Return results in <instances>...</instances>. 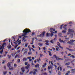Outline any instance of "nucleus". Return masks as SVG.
<instances>
[{"label": "nucleus", "mask_w": 75, "mask_h": 75, "mask_svg": "<svg viewBox=\"0 0 75 75\" xmlns=\"http://www.w3.org/2000/svg\"><path fill=\"white\" fill-rule=\"evenodd\" d=\"M50 32H51V34L49 33H47L46 34V37H50V35L51 37H52L53 36V33H54V32L53 31H55V29H53L52 28H50V30H49Z\"/></svg>", "instance_id": "1"}, {"label": "nucleus", "mask_w": 75, "mask_h": 75, "mask_svg": "<svg viewBox=\"0 0 75 75\" xmlns=\"http://www.w3.org/2000/svg\"><path fill=\"white\" fill-rule=\"evenodd\" d=\"M15 36L13 37H12V39H13L14 41H15V42H13V43L14 44H17V43H18V45H20V44L21 43V40H20L19 41H18V40H19V39H18L16 41V40H15Z\"/></svg>", "instance_id": "2"}, {"label": "nucleus", "mask_w": 75, "mask_h": 75, "mask_svg": "<svg viewBox=\"0 0 75 75\" xmlns=\"http://www.w3.org/2000/svg\"><path fill=\"white\" fill-rule=\"evenodd\" d=\"M23 33H25L23 34V36H25V35H26V34L28 33L29 32H31V30L29 29L26 28L23 30Z\"/></svg>", "instance_id": "3"}, {"label": "nucleus", "mask_w": 75, "mask_h": 75, "mask_svg": "<svg viewBox=\"0 0 75 75\" xmlns=\"http://www.w3.org/2000/svg\"><path fill=\"white\" fill-rule=\"evenodd\" d=\"M69 33H71L70 34V37H71V38H73V36L74 35V34H73V33H74V31L72 29H69Z\"/></svg>", "instance_id": "4"}, {"label": "nucleus", "mask_w": 75, "mask_h": 75, "mask_svg": "<svg viewBox=\"0 0 75 75\" xmlns=\"http://www.w3.org/2000/svg\"><path fill=\"white\" fill-rule=\"evenodd\" d=\"M45 32H44L42 34H40V35H38L37 36L38 37H43L44 36V35H45Z\"/></svg>", "instance_id": "5"}, {"label": "nucleus", "mask_w": 75, "mask_h": 75, "mask_svg": "<svg viewBox=\"0 0 75 75\" xmlns=\"http://www.w3.org/2000/svg\"><path fill=\"white\" fill-rule=\"evenodd\" d=\"M7 66L8 67H9V69H10V70H12V69H13V68H10V63H8Z\"/></svg>", "instance_id": "6"}, {"label": "nucleus", "mask_w": 75, "mask_h": 75, "mask_svg": "<svg viewBox=\"0 0 75 75\" xmlns=\"http://www.w3.org/2000/svg\"><path fill=\"white\" fill-rule=\"evenodd\" d=\"M29 67H30V65L28 64L27 66H26L25 67V69H29V68H30Z\"/></svg>", "instance_id": "7"}, {"label": "nucleus", "mask_w": 75, "mask_h": 75, "mask_svg": "<svg viewBox=\"0 0 75 75\" xmlns=\"http://www.w3.org/2000/svg\"><path fill=\"white\" fill-rule=\"evenodd\" d=\"M26 37H28L27 36H24L23 38V40L24 41V42H25L26 40H25V38H26Z\"/></svg>", "instance_id": "8"}, {"label": "nucleus", "mask_w": 75, "mask_h": 75, "mask_svg": "<svg viewBox=\"0 0 75 75\" xmlns=\"http://www.w3.org/2000/svg\"><path fill=\"white\" fill-rule=\"evenodd\" d=\"M54 58H55L57 60H58V57H57V55H55V54H54Z\"/></svg>", "instance_id": "9"}, {"label": "nucleus", "mask_w": 75, "mask_h": 75, "mask_svg": "<svg viewBox=\"0 0 75 75\" xmlns=\"http://www.w3.org/2000/svg\"><path fill=\"white\" fill-rule=\"evenodd\" d=\"M21 69L23 72L25 71V69H24V67H22Z\"/></svg>", "instance_id": "10"}, {"label": "nucleus", "mask_w": 75, "mask_h": 75, "mask_svg": "<svg viewBox=\"0 0 75 75\" xmlns=\"http://www.w3.org/2000/svg\"><path fill=\"white\" fill-rule=\"evenodd\" d=\"M11 45H9L7 46V48L8 50H10L11 49Z\"/></svg>", "instance_id": "11"}, {"label": "nucleus", "mask_w": 75, "mask_h": 75, "mask_svg": "<svg viewBox=\"0 0 75 75\" xmlns=\"http://www.w3.org/2000/svg\"><path fill=\"white\" fill-rule=\"evenodd\" d=\"M71 72L72 73H74V72H75V69H72L71 70Z\"/></svg>", "instance_id": "12"}, {"label": "nucleus", "mask_w": 75, "mask_h": 75, "mask_svg": "<svg viewBox=\"0 0 75 75\" xmlns=\"http://www.w3.org/2000/svg\"><path fill=\"white\" fill-rule=\"evenodd\" d=\"M59 41L60 42H64V40H62L60 38L59 39Z\"/></svg>", "instance_id": "13"}, {"label": "nucleus", "mask_w": 75, "mask_h": 75, "mask_svg": "<svg viewBox=\"0 0 75 75\" xmlns=\"http://www.w3.org/2000/svg\"><path fill=\"white\" fill-rule=\"evenodd\" d=\"M39 66H40V65L39 64H37V65H35V67L36 68H37V67H38Z\"/></svg>", "instance_id": "14"}, {"label": "nucleus", "mask_w": 75, "mask_h": 75, "mask_svg": "<svg viewBox=\"0 0 75 75\" xmlns=\"http://www.w3.org/2000/svg\"><path fill=\"white\" fill-rule=\"evenodd\" d=\"M46 65L47 64H46V63H45V64H44V65H43L42 66L43 68H44V67H45Z\"/></svg>", "instance_id": "15"}, {"label": "nucleus", "mask_w": 75, "mask_h": 75, "mask_svg": "<svg viewBox=\"0 0 75 75\" xmlns=\"http://www.w3.org/2000/svg\"><path fill=\"white\" fill-rule=\"evenodd\" d=\"M66 49H67V50H69L70 51H73V50H72L69 49L68 48H66Z\"/></svg>", "instance_id": "16"}, {"label": "nucleus", "mask_w": 75, "mask_h": 75, "mask_svg": "<svg viewBox=\"0 0 75 75\" xmlns=\"http://www.w3.org/2000/svg\"><path fill=\"white\" fill-rule=\"evenodd\" d=\"M69 64H70V62H68L67 63H66V64H65V65H69Z\"/></svg>", "instance_id": "17"}, {"label": "nucleus", "mask_w": 75, "mask_h": 75, "mask_svg": "<svg viewBox=\"0 0 75 75\" xmlns=\"http://www.w3.org/2000/svg\"><path fill=\"white\" fill-rule=\"evenodd\" d=\"M27 60V59L26 58V57L24 58L23 59V61H25Z\"/></svg>", "instance_id": "18"}, {"label": "nucleus", "mask_w": 75, "mask_h": 75, "mask_svg": "<svg viewBox=\"0 0 75 75\" xmlns=\"http://www.w3.org/2000/svg\"><path fill=\"white\" fill-rule=\"evenodd\" d=\"M28 55H31V54H32V52L30 51L28 53Z\"/></svg>", "instance_id": "19"}, {"label": "nucleus", "mask_w": 75, "mask_h": 75, "mask_svg": "<svg viewBox=\"0 0 75 75\" xmlns=\"http://www.w3.org/2000/svg\"><path fill=\"white\" fill-rule=\"evenodd\" d=\"M5 44H6V43H4L3 44L2 46V47H3V48H4V45H5Z\"/></svg>", "instance_id": "20"}, {"label": "nucleus", "mask_w": 75, "mask_h": 75, "mask_svg": "<svg viewBox=\"0 0 75 75\" xmlns=\"http://www.w3.org/2000/svg\"><path fill=\"white\" fill-rule=\"evenodd\" d=\"M57 45H58L59 47H60V46H61V44H60V43H59V42H57Z\"/></svg>", "instance_id": "21"}, {"label": "nucleus", "mask_w": 75, "mask_h": 75, "mask_svg": "<svg viewBox=\"0 0 75 75\" xmlns=\"http://www.w3.org/2000/svg\"><path fill=\"white\" fill-rule=\"evenodd\" d=\"M55 38L54 39V40H56V39L57 38V35H54Z\"/></svg>", "instance_id": "22"}, {"label": "nucleus", "mask_w": 75, "mask_h": 75, "mask_svg": "<svg viewBox=\"0 0 75 75\" xmlns=\"http://www.w3.org/2000/svg\"><path fill=\"white\" fill-rule=\"evenodd\" d=\"M5 60H4L2 62V64H5Z\"/></svg>", "instance_id": "23"}, {"label": "nucleus", "mask_w": 75, "mask_h": 75, "mask_svg": "<svg viewBox=\"0 0 75 75\" xmlns=\"http://www.w3.org/2000/svg\"><path fill=\"white\" fill-rule=\"evenodd\" d=\"M49 54L50 56H52V54H51V52L49 51Z\"/></svg>", "instance_id": "24"}, {"label": "nucleus", "mask_w": 75, "mask_h": 75, "mask_svg": "<svg viewBox=\"0 0 75 75\" xmlns=\"http://www.w3.org/2000/svg\"><path fill=\"white\" fill-rule=\"evenodd\" d=\"M58 34L59 37H62V34L61 33H58Z\"/></svg>", "instance_id": "25"}, {"label": "nucleus", "mask_w": 75, "mask_h": 75, "mask_svg": "<svg viewBox=\"0 0 75 75\" xmlns=\"http://www.w3.org/2000/svg\"><path fill=\"white\" fill-rule=\"evenodd\" d=\"M30 46L29 45L28 46V48L30 51H31V48H30Z\"/></svg>", "instance_id": "26"}, {"label": "nucleus", "mask_w": 75, "mask_h": 75, "mask_svg": "<svg viewBox=\"0 0 75 75\" xmlns=\"http://www.w3.org/2000/svg\"><path fill=\"white\" fill-rule=\"evenodd\" d=\"M64 59H62L61 58H58L57 60H63Z\"/></svg>", "instance_id": "27"}, {"label": "nucleus", "mask_w": 75, "mask_h": 75, "mask_svg": "<svg viewBox=\"0 0 75 75\" xmlns=\"http://www.w3.org/2000/svg\"><path fill=\"white\" fill-rule=\"evenodd\" d=\"M62 32L63 33H64V34H65V33H66V30H63L62 31Z\"/></svg>", "instance_id": "28"}, {"label": "nucleus", "mask_w": 75, "mask_h": 75, "mask_svg": "<svg viewBox=\"0 0 75 75\" xmlns=\"http://www.w3.org/2000/svg\"><path fill=\"white\" fill-rule=\"evenodd\" d=\"M7 72V71H4L3 72V74H4V75H6Z\"/></svg>", "instance_id": "29"}, {"label": "nucleus", "mask_w": 75, "mask_h": 75, "mask_svg": "<svg viewBox=\"0 0 75 75\" xmlns=\"http://www.w3.org/2000/svg\"><path fill=\"white\" fill-rule=\"evenodd\" d=\"M3 52V50L2 49L1 51H0V52L1 54H2Z\"/></svg>", "instance_id": "30"}, {"label": "nucleus", "mask_w": 75, "mask_h": 75, "mask_svg": "<svg viewBox=\"0 0 75 75\" xmlns=\"http://www.w3.org/2000/svg\"><path fill=\"white\" fill-rule=\"evenodd\" d=\"M27 58L28 59H31V56H30V57H27Z\"/></svg>", "instance_id": "31"}, {"label": "nucleus", "mask_w": 75, "mask_h": 75, "mask_svg": "<svg viewBox=\"0 0 75 75\" xmlns=\"http://www.w3.org/2000/svg\"><path fill=\"white\" fill-rule=\"evenodd\" d=\"M63 25H64V24H63L61 26H60L61 30H62V26H63Z\"/></svg>", "instance_id": "32"}, {"label": "nucleus", "mask_w": 75, "mask_h": 75, "mask_svg": "<svg viewBox=\"0 0 75 75\" xmlns=\"http://www.w3.org/2000/svg\"><path fill=\"white\" fill-rule=\"evenodd\" d=\"M23 51H25V50H24V48H23L21 50V52H23Z\"/></svg>", "instance_id": "33"}, {"label": "nucleus", "mask_w": 75, "mask_h": 75, "mask_svg": "<svg viewBox=\"0 0 75 75\" xmlns=\"http://www.w3.org/2000/svg\"><path fill=\"white\" fill-rule=\"evenodd\" d=\"M20 50H18L17 51V53H20Z\"/></svg>", "instance_id": "34"}, {"label": "nucleus", "mask_w": 75, "mask_h": 75, "mask_svg": "<svg viewBox=\"0 0 75 75\" xmlns=\"http://www.w3.org/2000/svg\"><path fill=\"white\" fill-rule=\"evenodd\" d=\"M40 57H42V56H43V54H40Z\"/></svg>", "instance_id": "35"}, {"label": "nucleus", "mask_w": 75, "mask_h": 75, "mask_svg": "<svg viewBox=\"0 0 75 75\" xmlns=\"http://www.w3.org/2000/svg\"><path fill=\"white\" fill-rule=\"evenodd\" d=\"M28 43H26L25 44V47H27V46H28Z\"/></svg>", "instance_id": "36"}, {"label": "nucleus", "mask_w": 75, "mask_h": 75, "mask_svg": "<svg viewBox=\"0 0 75 75\" xmlns=\"http://www.w3.org/2000/svg\"><path fill=\"white\" fill-rule=\"evenodd\" d=\"M17 47H18V45H16V46H15V49H16Z\"/></svg>", "instance_id": "37"}, {"label": "nucleus", "mask_w": 75, "mask_h": 75, "mask_svg": "<svg viewBox=\"0 0 75 75\" xmlns=\"http://www.w3.org/2000/svg\"><path fill=\"white\" fill-rule=\"evenodd\" d=\"M17 61L18 63H19L20 62V59H18L17 60Z\"/></svg>", "instance_id": "38"}, {"label": "nucleus", "mask_w": 75, "mask_h": 75, "mask_svg": "<svg viewBox=\"0 0 75 75\" xmlns=\"http://www.w3.org/2000/svg\"><path fill=\"white\" fill-rule=\"evenodd\" d=\"M65 39H66V40H67L68 41V40H69V38H65Z\"/></svg>", "instance_id": "39"}, {"label": "nucleus", "mask_w": 75, "mask_h": 75, "mask_svg": "<svg viewBox=\"0 0 75 75\" xmlns=\"http://www.w3.org/2000/svg\"><path fill=\"white\" fill-rule=\"evenodd\" d=\"M8 58H11V55H8Z\"/></svg>", "instance_id": "40"}, {"label": "nucleus", "mask_w": 75, "mask_h": 75, "mask_svg": "<svg viewBox=\"0 0 75 75\" xmlns=\"http://www.w3.org/2000/svg\"><path fill=\"white\" fill-rule=\"evenodd\" d=\"M45 42L46 43H48V42H49V41L48 40H46L45 41Z\"/></svg>", "instance_id": "41"}, {"label": "nucleus", "mask_w": 75, "mask_h": 75, "mask_svg": "<svg viewBox=\"0 0 75 75\" xmlns=\"http://www.w3.org/2000/svg\"><path fill=\"white\" fill-rule=\"evenodd\" d=\"M70 57H72V58H75V57H74V56L73 55L70 56Z\"/></svg>", "instance_id": "42"}, {"label": "nucleus", "mask_w": 75, "mask_h": 75, "mask_svg": "<svg viewBox=\"0 0 75 75\" xmlns=\"http://www.w3.org/2000/svg\"><path fill=\"white\" fill-rule=\"evenodd\" d=\"M28 64V62H25V65H27V64Z\"/></svg>", "instance_id": "43"}, {"label": "nucleus", "mask_w": 75, "mask_h": 75, "mask_svg": "<svg viewBox=\"0 0 75 75\" xmlns=\"http://www.w3.org/2000/svg\"><path fill=\"white\" fill-rule=\"evenodd\" d=\"M20 75H23V73H21V72H20Z\"/></svg>", "instance_id": "44"}, {"label": "nucleus", "mask_w": 75, "mask_h": 75, "mask_svg": "<svg viewBox=\"0 0 75 75\" xmlns=\"http://www.w3.org/2000/svg\"><path fill=\"white\" fill-rule=\"evenodd\" d=\"M35 74H36L35 71H34L33 72V75H35Z\"/></svg>", "instance_id": "45"}, {"label": "nucleus", "mask_w": 75, "mask_h": 75, "mask_svg": "<svg viewBox=\"0 0 75 75\" xmlns=\"http://www.w3.org/2000/svg\"><path fill=\"white\" fill-rule=\"evenodd\" d=\"M64 53V52H61V53L62 54V55H63Z\"/></svg>", "instance_id": "46"}, {"label": "nucleus", "mask_w": 75, "mask_h": 75, "mask_svg": "<svg viewBox=\"0 0 75 75\" xmlns=\"http://www.w3.org/2000/svg\"><path fill=\"white\" fill-rule=\"evenodd\" d=\"M45 44L46 45H49V44L48 43H46Z\"/></svg>", "instance_id": "47"}, {"label": "nucleus", "mask_w": 75, "mask_h": 75, "mask_svg": "<svg viewBox=\"0 0 75 75\" xmlns=\"http://www.w3.org/2000/svg\"><path fill=\"white\" fill-rule=\"evenodd\" d=\"M50 42H51V43L52 44H54V42H53V41H52V40H51V41H50Z\"/></svg>", "instance_id": "48"}, {"label": "nucleus", "mask_w": 75, "mask_h": 75, "mask_svg": "<svg viewBox=\"0 0 75 75\" xmlns=\"http://www.w3.org/2000/svg\"><path fill=\"white\" fill-rule=\"evenodd\" d=\"M67 43H68V44H71V42H70V41H69V42H67Z\"/></svg>", "instance_id": "49"}, {"label": "nucleus", "mask_w": 75, "mask_h": 75, "mask_svg": "<svg viewBox=\"0 0 75 75\" xmlns=\"http://www.w3.org/2000/svg\"><path fill=\"white\" fill-rule=\"evenodd\" d=\"M18 56V55H17V54H16V56H15V58H17V56Z\"/></svg>", "instance_id": "50"}, {"label": "nucleus", "mask_w": 75, "mask_h": 75, "mask_svg": "<svg viewBox=\"0 0 75 75\" xmlns=\"http://www.w3.org/2000/svg\"><path fill=\"white\" fill-rule=\"evenodd\" d=\"M70 41L72 42H74V40H70Z\"/></svg>", "instance_id": "51"}, {"label": "nucleus", "mask_w": 75, "mask_h": 75, "mask_svg": "<svg viewBox=\"0 0 75 75\" xmlns=\"http://www.w3.org/2000/svg\"><path fill=\"white\" fill-rule=\"evenodd\" d=\"M33 71H30V73H29V74H33Z\"/></svg>", "instance_id": "52"}, {"label": "nucleus", "mask_w": 75, "mask_h": 75, "mask_svg": "<svg viewBox=\"0 0 75 75\" xmlns=\"http://www.w3.org/2000/svg\"><path fill=\"white\" fill-rule=\"evenodd\" d=\"M34 34H35V33H32V35H34Z\"/></svg>", "instance_id": "53"}, {"label": "nucleus", "mask_w": 75, "mask_h": 75, "mask_svg": "<svg viewBox=\"0 0 75 75\" xmlns=\"http://www.w3.org/2000/svg\"><path fill=\"white\" fill-rule=\"evenodd\" d=\"M7 40V39H5L4 40V41H3V42H6V41Z\"/></svg>", "instance_id": "54"}, {"label": "nucleus", "mask_w": 75, "mask_h": 75, "mask_svg": "<svg viewBox=\"0 0 75 75\" xmlns=\"http://www.w3.org/2000/svg\"><path fill=\"white\" fill-rule=\"evenodd\" d=\"M20 48V47H18L17 48V50H19V49Z\"/></svg>", "instance_id": "55"}, {"label": "nucleus", "mask_w": 75, "mask_h": 75, "mask_svg": "<svg viewBox=\"0 0 75 75\" xmlns=\"http://www.w3.org/2000/svg\"><path fill=\"white\" fill-rule=\"evenodd\" d=\"M40 45L41 46H42V44L41 43H40Z\"/></svg>", "instance_id": "56"}, {"label": "nucleus", "mask_w": 75, "mask_h": 75, "mask_svg": "<svg viewBox=\"0 0 75 75\" xmlns=\"http://www.w3.org/2000/svg\"><path fill=\"white\" fill-rule=\"evenodd\" d=\"M32 65H34V64L33 63V61L32 62Z\"/></svg>", "instance_id": "57"}, {"label": "nucleus", "mask_w": 75, "mask_h": 75, "mask_svg": "<svg viewBox=\"0 0 75 75\" xmlns=\"http://www.w3.org/2000/svg\"><path fill=\"white\" fill-rule=\"evenodd\" d=\"M67 73L69 74L70 73V71H68L67 72Z\"/></svg>", "instance_id": "58"}, {"label": "nucleus", "mask_w": 75, "mask_h": 75, "mask_svg": "<svg viewBox=\"0 0 75 75\" xmlns=\"http://www.w3.org/2000/svg\"><path fill=\"white\" fill-rule=\"evenodd\" d=\"M50 68H51V67H50V66H48V69H50Z\"/></svg>", "instance_id": "59"}, {"label": "nucleus", "mask_w": 75, "mask_h": 75, "mask_svg": "<svg viewBox=\"0 0 75 75\" xmlns=\"http://www.w3.org/2000/svg\"><path fill=\"white\" fill-rule=\"evenodd\" d=\"M63 28H64V29L65 30H67V28H65V27H63Z\"/></svg>", "instance_id": "60"}, {"label": "nucleus", "mask_w": 75, "mask_h": 75, "mask_svg": "<svg viewBox=\"0 0 75 75\" xmlns=\"http://www.w3.org/2000/svg\"><path fill=\"white\" fill-rule=\"evenodd\" d=\"M29 61L30 62H31V61H32V59H29Z\"/></svg>", "instance_id": "61"}, {"label": "nucleus", "mask_w": 75, "mask_h": 75, "mask_svg": "<svg viewBox=\"0 0 75 75\" xmlns=\"http://www.w3.org/2000/svg\"><path fill=\"white\" fill-rule=\"evenodd\" d=\"M56 51H59L58 49L57 48H56Z\"/></svg>", "instance_id": "62"}, {"label": "nucleus", "mask_w": 75, "mask_h": 75, "mask_svg": "<svg viewBox=\"0 0 75 75\" xmlns=\"http://www.w3.org/2000/svg\"><path fill=\"white\" fill-rule=\"evenodd\" d=\"M32 59H33V60H34V59H35V58L33 57H32Z\"/></svg>", "instance_id": "63"}, {"label": "nucleus", "mask_w": 75, "mask_h": 75, "mask_svg": "<svg viewBox=\"0 0 75 75\" xmlns=\"http://www.w3.org/2000/svg\"><path fill=\"white\" fill-rule=\"evenodd\" d=\"M43 49L44 50H45V47H44Z\"/></svg>", "instance_id": "64"}]
</instances>
